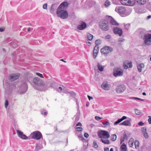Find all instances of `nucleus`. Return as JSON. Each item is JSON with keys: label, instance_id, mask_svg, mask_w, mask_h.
<instances>
[{"label": "nucleus", "instance_id": "11", "mask_svg": "<svg viewBox=\"0 0 151 151\" xmlns=\"http://www.w3.org/2000/svg\"><path fill=\"white\" fill-rule=\"evenodd\" d=\"M17 132L18 136L21 138L24 139H27V137L24 134L23 132L19 130H17Z\"/></svg>", "mask_w": 151, "mask_h": 151}, {"label": "nucleus", "instance_id": "51", "mask_svg": "<svg viewBox=\"0 0 151 151\" xmlns=\"http://www.w3.org/2000/svg\"><path fill=\"white\" fill-rule=\"evenodd\" d=\"M84 136L85 137L87 138L88 137L89 135L87 133H85L84 134Z\"/></svg>", "mask_w": 151, "mask_h": 151}, {"label": "nucleus", "instance_id": "62", "mask_svg": "<svg viewBox=\"0 0 151 151\" xmlns=\"http://www.w3.org/2000/svg\"><path fill=\"white\" fill-rule=\"evenodd\" d=\"M119 123L117 122V121H116V122H115L114 123V125H117Z\"/></svg>", "mask_w": 151, "mask_h": 151}, {"label": "nucleus", "instance_id": "50", "mask_svg": "<svg viewBox=\"0 0 151 151\" xmlns=\"http://www.w3.org/2000/svg\"><path fill=\"white\" fill-rule=\"evenodd\" d=\"M149 117V118L148 119V121L150 124H151V116H148Z\"/></svg>", "mask_w": 151, "mask_h": 151}, {"label": "nucleus", "instance_id": "15", "mask_svg": "<svg viewBox=\"0 0 151 151\" xmlns=\"http://www.w3.org/2000/svg\"><path fill=\"white\" fill-rule=\"evenodd\" d=\"M123 67L124 69H127L129 68H131L132 67V65L131 62H129L127 61H126L124 62Z\"/></svg>", "mask_w": 151, "mask_h": 151}, {"label": "nucleus", "instance_id": "6", "mask_svg": "<svg viewBox=\"0 0 151 151\" xmlns=\"http://www.w3.org/2000/svg\"><path fill=\"white\" fill-rule=\"evenodd\" d=\"M143 39L146 45H150L151 44V34H145L143 37Z\"/></svg>", "mask_w": 151, "mask_h": 151}, {"label": "nucleus", "instance_id": "9", "mask_svg": "<svg viewBox=\"0 0 151 151\" xmlns=\"http://www.w3.org/2000/svg\"><path fill=\"white\" fill-rule=\"evenodd\" d=\"M113 74L114 76L117 77L118 76H122L123 75V72L118 68H116L114 70Z\"/></svg>", "mask_w": 151, "mask_h": 151}, {"label": "nucleus", "instance_id": "64", "mask_svg": "<svg viewBox=\"0 0 151 151\" xmlns=\"http://www.w3.org/2000/svg\"><path fill=\"white\" fill-rule=\"evenodd\" d=\"M89 103L88 102H87L86 104V106H89Z\"/></svg>", "mask_w": 151, "mask_h": 151}, {"label": "nucleus", "instance_id": "23", "mask_svg": "<svg viewBox=\"0 0 151 151\" xmlns=\"http://www.w3.org/2000/svg\"><path fill=\"white\" fill-rule=\"evenodd\" d=\"M101 140L102 142L104 144L109 145L110 144V142L108 139H106L105 138H103L101 139Z\"/></svg>", "mask_w": 151, "mask_h": 151}, {"label": "nucleus", "instance_id": "10", "mask_svg": "<svg viewBox=\"0 0 151 151\" xmlns=\"http://www.w3.org/2000/svg\"><path fill=\"white\" fill-rule=\"evenodd\" d=\"M112 48H102L101 50V52L102 53L105 55L112 51Z\"/></svg>", "mask_w": 151, "mask_h": 151}, {"label": "nucleus", "instance_id": "52", "mask_svg": "<svg viewBox=\"0 0 151 151\" xmlns=\"http://www.w3.org/2000/svg\"><path fill=\"white\" fill-rule=\"evenodd\" d=\"M62 88L61 87H60L57 90L58 91L61 92L62 91Z\"/></svg>", "mask_w": 151, "mask_h": 151}, {"label": "nucleus", "instance_id": "29", "mask_svg": "<svg viewBox=\"0 0 151 151\" xmlns=\"http://www.w3.org/2000/svg\"><path fill=\"white\" fill-rule=\"evenodd\" d=\"M128 143L130 147H132L133 146L134 143V139L133 138H130Z\"/></svg>", "mask_w": 151, "mask_h": 151}, {"label": "nucleus", "instance_id": "24", "mask_svg": "<svg viewBox=\"0 0 151 151\" xmlns=\"http://www.w3.org/2000/svg\"><path fill=\"white\" fill-rule=\"evenodd\" d=\"M102 123L104 125V127H108L110 126V123L107 121H104L102 122Z\"/></svg>", "mask_w": 151, "mask_h": 151}, {"label": "nucleus", "instance_id": "44", "mask_svg": "<svg viewBox=\"0 0 151 151\" xmlns=\"http://www.w3.org/2000/svg\"><path fill=\"white\" fill-rule=\"evenodd\" d=\"M36 74L37 75L40 77L41 78H43V76L42 74L38 73H36Z\"/></svg>", "mask_w": 151, "mask_h": 151}, {"label": "nucleus", "instance_id": "38", "mask_svg": "<svg viewBox=\"0 0 151 151\" xmlns=\"http://www.w3.org/2000/svg\"><path fill=\"white\" fill-rule=\"evenodd\" d=\"M130 99H137L139 100H141L142 101H144L145 100L143 99H141L140 98H138L137 97H130L129 98Z\"/></svg>", "mask_w": 151, "mask_h": 151}, {"label": "nucleus", "instance_id": "14", "mask_svg": "<svg viewBox=\"0 0 151 151\" xmlns=\"http://www.w3.org/2000/svg\"><path fill=\"white\" fill-rule=\"evenodd\" d=\"M86 27V24L85 22H81L80 24L77 26V28L79 30H82L84 29Z\"/></svg>", "mask_w": 151, "mask_h": 151}, {"label": "nucleus", "instance_id": "45", "mask_svg": "<svg viewBox=\"0 0 151 151\" xmlns=\"http://www.w3.org/2000/svg\"><path fill=\"white\" fill-rule=\"evenodd\" d=\"M43 8L44 9H47V4H45L43 5Z\"/></svg>", "mask_w": 151, "mask_h": 151}, {"label": "nucleus", "instance_id": "20", "mask_svg": "<svg viewBox=\"0 0 151 151\" xmlns=\"http://www.w3.org/2000/svg\"><path fill=\"white\" fill-rule=\"evenodd\" d=\"M99 48H94L93 49V57L94 58H95L96 57L98 53Z\"/></svg>", "mask_w": 151, "mask_h": 151}, {"label": "nucleus", "instance_id": "36", "mask_svg": "<svg viewBox=\"0 0 151 151\" xmlns=\"http://www.w3.org/2000/svg\"><path fill=\"white\" fill-rule=\"evenodd\" d=\"M93 147L96 148H97L98 147V145L96 141H94L93 142Z\"/></svg>", "mask_w": 151, "mask_h": 151}, {"label": "nucleus", "instance_id": "1", "mask_svg": "<svg viewBox=\"0 0 151 151\" xmlns=\"http://www.w3.org/2000/svg\"><path fill=\"white\" fill-rule=\"evenodd\" d=\"M58 16L62 19L66 17V2L61 3L58 8L57 12Z\"/></svg>", "mask_w": 151, "mask_h": 151}, {"label": "nucleus", "instance_id": "25", "mask_svg": "<svg viewBox=\"0 0 151 151\" xmlns=\"http://www.w3.org/2000/svg\"><path fill=\"white\" fill-rule=\"evenodd\" d=\"M135 1L141 5H144L146 2V0H135Z\"/></svg>", "mask_w": 151, "mask_h": 151}, {"label": "nucleus", "instance_id": "16", "mask_svg": "<svg viewBox=\"0 0 151 151\" xmlns=\"http://www.w3.org/2000/svg\"><path fill=\"white\" fill-rule=\"evenodd\" d=\"M131 121V119H130L129 120H126L120 123L119 124L120 125H124L126 126H131V125L130 123Z\"/></svg>", "mask_w": 151, "mask_h": 151}, {"label": "nucleus", "instance_id": "31", "mask_svg": "<svg viewBox=\"0 0 151 151\" xmlns=\"http://www.w3.org/2000/svg\"><path fill=\"white\" fill-rule=\"evenodd\" d=\"M116 139V136L115 134H113L111 136V140L114 141H115Z\"/></svg>", "mask_w": 151, "mask_h": 151}, {"label": "nucleus", "instance_id": "18", "mask_svg": "<svg viewBox=\"0 0 151 151\" xmlns=\"http://www.w3.org/2000/svg\"><path fill=\"white\" fill-rule=\"evenodd\" d=\"M101 87L104 90H109V87L107 82H103L102 84Z\"/></svg>", "mask_w": 151, "mask_h": 151}, {"label": "nucleus", "instance_id": "22", "mask_svg": "<svg viewBox=\"0 0 151 151\" xmlns=\"http://www.w3.org/2000/svg\"><path fill=\"white\" fill-rule=\"evenodd\" d=\"M145 66L144 64L143 63H140L139 65H137V68L138 71L139 72H141L142 71V69L144 68Z\"/></svg>", "mask_w": 151, "mask_h": 151}, {"label": "nucleus", "instance_id": "43", "mask_svg": "<svg viewBox=\"0 0 151 151\" xmlns=\"http://www.w3.org/2000/svg\"><path fill=\"white\" fill-rule=\"evenodd\" d=\"M102 118L98 116H96L95 117V119L96 120H98V121L100 120V119H102Z\"/></svg>", "mask_w": 151, "mask_h": 151}, {"label": "nucleus", "instance_id": "60", "mask_svg": "<svg viewBox=\"0 0 151 151\" xmlns=\"http://www.w3.org/2000/svg\"><path fill=\"white\" fill-rule=\"evenodd\" d=\"M76 104L77 105L78 108V100L77 99H76Z\"/></svg>", "mask_w": 151, "mask_h": 151}, {"label": "nucleus", "instance_id": "12", "mask_svg": "<svg viewBox=\"0 0 151 151\" xmlns=\"http://www.w3.org/2000/svg\"><path fill=\"white\" fill-rule=\"evenodd\" d=\"M113 31L115 34L118 35L119 36H121L123 33L122 30L119 28L115 27L113 29Z\"/></svg>", "mask_w": 151, "mask_h": 151}, {"label": "nucleus", "instance_id": "47", "mask_svg": "<svg viewBox=\"0 0 151 151\" xmlns=\"http://www.w3.org/2000/svg\"><path fill=\"white\" fill-rule=\"evenodd\" d=\"M8 105V102L7 100H6L5 101V106L6 108H7V106Z\"/></svg>", "mask_w": 151, "mask_h": 151}, {"label": "nucleus", "instance_id": "49", "mask_svg": "<svg viewBox=\"0 0 151 151\" xmlns=\"http://www.w3.org/2000/svg\"><path fill=\"white\" fill-rule=\"evenodd\" d=\"M127 116H123L121 118H120V119L122 121L123 120L127 119Z\"/></svg>", "mask_w": 151, "mask_h": 151}, {"label": "nucleus", "instance_id": "54", "mask_svg": "<svg viewBox=\"0 0 151 151\" xmlns=\"http://www.w3.org/2000/svg\"><path fill=\"white\" fill-rule=\"evenodd\" d=\"M138 124L139 125L142 126L144 124L142 122H140L138 123Z\"/></svg>", "mask_w": 151, "mask_h": 151}, {"label": "nucleus", "instance_id": "42", "mask_svg": "<svg viewBox=\"0 0 151 151\" xmlns=\"http://www.w3.org/2000/svg\"><path fill=\"white\" fill-rule=\"evenodd\" d=\"M145 139H147L148 138L149 136L147 132L143 133Z\"/></svg>", "mask_w": 151, "mask_h": 151}, {"label": "nucleus", "instance_id": "37", "mask_svg": "<svg viewBox=\"0 0 151 151\" xmlns=\"http://www.w3.org/2000/svg\"><path fill=\"white\" fill-rule=\"evenodd\" d=\"M130 27V24H127L126 25H124V28L128 30Z\"/></svg>", "mask_w": 151, "mask_h": 151}, {"label": "nucleus", "instance_id": "19", "mask_svg": "<svg viewBox=\"0 0 151 151\" xmlns=\"http://www.w3.org/2000/svg\"><path fill=\"white\" fill-rule=\"evenodd\" d=\"M127 136L125 133V132H124V133L123 135V137H121V138L120 139V143L122 144L123 142L125 140H127Z\"/></svg>", "mask_w": 151, "mask_h": 151}, {"label": "nucleus", "instance_id": "26", "mask_svg": "<svg viewBox=\"0 0 151 151\" xmlns=\"http://www.w3.org/2000/svg\"><path fill=\"white\" fill-rule=\"evenodd\" d=\"M120 148L122 151H127V146L124 143H123L120 147Z\"/></svg>", "mask_w": 151, "mask_h": 151}, {"label": "nucleus", "instance_id": "40", "mask_svg": "<svg viewBox=\"0 0 151 151\" xmlns=\"http://www.w3.org/2000/svg\"><path fill=\"white\" fill-rule=\"evenodd\" d=\"M141 130L142 131V132L143 133H144L145 132H147L146 131V128L145 127H143L141 129Z\"/></svg>", "mask_w": 151, "mask_h": 151}, {"label": "nucleus", "instance_id": "61", "mask_svg": "<svg viewBox=\"0 0 151 151\" xmlns=\"http://www.w3.org/2000/svg\"><path fill=\"white\" fill-rule=\"evenodd\" d=\"M104 151H109V149L108 147H106L104 148Z\"/></svg>", "mask_w": 151, "mask_h": 151}, {"label": "nucleus", "instance_id": "63", "mask_svg": "<svg viewBox=\"0 0 151 151\" xmlns=\"http://www.w3.org/2000/svg\"><path fill=\"white\" fill-rule=\"evenodd\" d=\"M151 18V15L148 16L147 17V19H149Z\"/></svg>", "mask_w": 151, "mask_h": 151}, {"label": "nucleus", "instance_id": "27", "mask_svg": "<svg viewBox=\"0 0 151 151\" xmlns=\"http://www.w3.org/2000/svg\"><path fill=\"white\" fill-rule=\"evenodd\" d=\"M128 6H131L134 5L135 3V0H128Z\"/></svg>", "mask_w": 151, "mask_h": 151}, {"label": "nucleus", "instance_id": "57", "mask_svg": "<svg viewBox=\"0 0 151 151\" xmlns=\"http://www.w3.org/2000/svg\"><path fill=\"white\" fill-rule=\"evenodd\" d=\"M5 29L3 28H0V32H3L4 30Z\"/></svg>", "mask_w": 151, "mask_h": 151}, {"label": "nucleus", "instance_id": "4", "mask_svg": "<svg viewBox=\"0 0 151 151\" xmlns=\"http://www.w3.org/2000/svg\"><path fill=\"white\" fill-rule=\"evenodd\" d=\"M98 136L101 139L109 138L110 137V134L108 132L105 131L100 130L98 132Z\"/></svg>", "mask_w": 151, "mask_h": 151}, {"label": "nucleus", "instance_id": "34", "mask_svg": "<svg viewBox=\"0 0 151 151\" xmlns=\"http://www.w3.org/2000/svg\"><path fill=\"white\" fill-rule=\"evenodd\" d=\"M93 35L91 34H88L87 35V38L88 40H91L93 38Z\"/></svg>", "mask_w": 151, "mask_h": 151}, {"label": "nucleus", "instance_id": "2", "mask_svg": "<svg viewBox=\"0 0 151 151\" xmlns=\"http://www.w3.org/2000/svg\"><path fill=\"white\" fill-rule=\"evenodd\" d=\"M115 11L122 17H125L128 15L126 12V9L124 6H119L115 9Z\"/></svg>", "mask_w": 151, "mask_h": 151}, {"label": "nucleus", "instance_id": "35", "mask_svg": "<svg viewBox=\"0 0 151 151\" xmlns=\"http://www.w3.org/2000/svg\"><path fill=\"white\" fill-rule=\"evenodd\" d=\"M134 110L135 114L137 115H139L141 113V111L138 109H134Z\"/></svg>", "mask_w": 151, "mask_h": 151}, {"label": "nucleus", "instance_id": "58", "mask_svg": "<svg viewBox=\"0 0 151 151\" xmlns=\"http://www.w3.org/2000/svg\"><path fill=\"white\" fill-rule=\"evenodd\" d=\"M110 37H111V36L109 35H108L107 36H106V38L107 39H109L110 38Z\"/></svg>", "mask_w": 151, "mask_h": 151}, {"label": "nucleus", "instance_id": "33", "mask_svg": "<svg viewBox=\"0 0 151 151\" xmlns=\"http://www.w3.org/2000/svg\"><path fill=\"white\" fill-rule=\"evenodd\" d=\"M134 145L135 148H137L139 145V141L137 140H135L134 141Z\"/></svg>", "mask_w": 151, "mask_h": 151}, {"label": "nucleus", "instance_id": "7", "mask_svg": "<svg viewBox=\"0 0 151 151\" xmlns=\"http://www.w3.org/2000/svg\"><path fill=\"white\" fill-rule=\"evenodd\" d=\"M31 136L32 138L36 140H39L42 137L41 133L39 131H36L33 132L31 134Z\"/></svg>", "mask_w": 151, "mask_h": 151}, {"label": "nucleus", "instance_id": "39", "mask_svg": "<svg viewBox=\"0 0 151 151\" xmlns=\"http://www.w3.org/2000/svg\"><path fill=\"white\" fill-rule=\"evenodd\" d=\"M110 2L108 0H107L106 1V2L105 3L104 5L106 6H108L110 5Z\"/></svg>", "mask_w": 151, "mask_h": 151}, {"label": "nucleus", "instance_id": "56", "mask_svg": "<svg viewBox=\"0 0 151 151\" xmlns=\"http://www.w3.org/2000/svg\"><path fill=\"white\" fill-rule=\"evenodd\" d=\"M88 97V99L89 100H90L91 99H93V98L91 96L89 95L87 96Z\"/></svg>", "mask_w": 151, "mask_h": 151}, {"label": "nucleus", "instance_id": "3", "mask_svg": "<svg viewBox=\"0 0 151 151\" xmlns=\"http://www.w3.org/2000/svg\"><path fill=\"white\" fill-rule=\"evenodd\" d=\"M100 28L104 31H107L109 29L108 23L107 21L105 20H101L99 24Z\"/></svg>", "mask_w": 151, "mask_h": 151}, {"label": "nucleus", "instance_id": "55", "mask_svg": "<svg viewBox=\"0 0 151 151\" xmlns=\"http://www.w3.org/2000/svg\"><path fill=\"white\" fill-rule=\"evenodd\" d=\"M82 124L80 122H78L76 125V126H81Z\"/></svg>", "mask_w": 151, "mask_h": 151}, {"label": "nucleus", "instance_id": "48", "mask_svg": "<svg viewBox=\"0 0 151 151\" xmlns=\"http://www.w3.org/2000/svg\"><path fill=\"white\" fill-rule=\"evenodd\" d=\"M50 12L51 13H54V9L52 8V6H51Z\"/></svg>", "mask_w": 151, "mask_h": 151}, {"label": "nucleus", "instance_id": "59", "mask_svg": "<svg viewBox=\"0 0 151 151\" xmlns=\"http://www.w3.org/2000/svg\"><path fill=\"white\" fill-rule=\"evenodd\" d=\"M116 121L119 123L120 122H121L122 121L121 119H118Z\"/></svg>", "mask_w": 151, "mask_h": 151}, {"label": "nucleus", "instance_id": "21", "mask_svg": "<svg viewBox=\"0 0 151 151\" xmlns=\"http://www.w3.org/2000/svg\"><path fill=\"white\" fill-rule=\"evenodd\" d=\"M67 96L70 97H74L75 96V93L73 91H68L67 90Z\"/></svg>", "mask_w": 151, "mask_h": 151}, {"label": "nucleus", "instance_id": "32", "mask_svg": "<svg viewBox=\"0 0 151 151\" xmlns=\"http://www.w3.org/2000/svg\"><path fill=\"white\" fill-rule=\"evenodd\" d=\"M95 44L96 46H95L94 47H96V46H98L101 43V41L100 40H97L95 41Z\"/></svg>", "mask_w": 151, "mask_h": 151}, {"label": "nucleus", "instance_id": "13", "mask_svg": "<svg viewBox=\"0 0 151 151\" xmlns=\"http://www.w3.org/2000/svg\"><path fill=\"white\" fill-rule=\"evenodd\" d=\"M19 73L11 74L9 76V79L12 81H14L19 77Z\"/></svg>", "mask_w": 151, "mask_h": 151}, {"label": "nucleus", "instance_id": "17", "mask_svg": "<svg viewBox=\"0 0 151 151\" xmlns=\"http://www.w3.org/2000/svg\"><path fill=\"white\" fill-rule=\"evenodd\" d=\"M109 17L111 18L110 20L111 24L112 25H115V26H118L119 25V24L111 16H109Z\"/></svg>", "mask_w": 151, "mask_h": 151}, {"label": "nucleus", "instance_id": "30", "mask_svg": "<svg viewBox=\"0 0 151 151\" xmlns=\"http://www.w3.org/2000/svg\"><path fill=\"white\" fill-rule=\"evenodd\" d=\"M128 0H121V2L122 4L124 5L128 6L127 4L128 1H127Z\"/></svg>", "mask_w": 151, "mask_h": 151}, {"label": "nucleus", "instance_id": "8", "mask_svg": "<svg viewBox=\"0 0 151 151\" xmlns=\"http://www.w3.org/2000/svg\"><path fill=\"white\" fill-rule=\"evenodd\" d=\"M34 84L38 86H43L45 84L43 81L38 77H35L33 80Z\"/></svg>", "mask_w": 151, "mask_h": 151}, {"label": "nucleus", "instance_id": "5", "mask_svg": "<svg viewBox=\"0 0 151 151\" xmlns=\"http://www.w3.org/2000/svg\"><path fill=\"white\" fill-rule=\"evenodd\" d=\"M126 87L124 84H119L117 85L115 88L116 92L118 93H121L123 92L126 90Z\"/></svg>", "mask_w": 151, "mask_h": 151}, {"label": "nucleus", "instance_id": "28", "mask_svg": "<svg viewBox=\"0 0 151 151\" xmlns=\"http://www.w3.org/2000/svg\"><path fill=\"white\" fill-rule=\"evenodd\" d=\"M97 67L100 71H103L104 70V67L101 65L99 63H97Z\"/></svg>", "mask_w": 151, "mask_h": 151}, {"label": "nucleus", "instance_id": "41", "mask_svg": "<svg viewBox=\"0 0 151 151\" xmlns=\"http://www.w3.org/2000/svg\"><path fill=\"white\" fill-rule=\"evenodd\" d=\"M83 128L81 127H77L76 128V130L77 131H80L82 130Z\"/></svg>", "mask_w": 151, "mask_h": 151}, {"label": "nucleus", "instance_id": "46", "mask_svg": "<svg viewBox=\"0 0 151 151\" xmlns=\"http://www.w3.org/2000/svg\"><path fill=\"white\" fill-rule=\"evenodd\" d=\"M79 119V116L78 115L76 116H75V121L77 122Z\"/></svg>", "mask_w": 151, "mask_h": 151}, {"label": "nucleus", "instance_id": "53", "mask_svg": "<svg viewBox=\"0 0 151 151\" xmlns=\"http://www.w3.org/2000/svg\"><path fill=\"white\" fill-rule=\"evenodd\" d=\"M78 137L80 138H81L82 140H83L84 139V138L82 135L78 136Z\"/></svg>", "mask_w": 151, "mask_h": 151}]
</instances>
